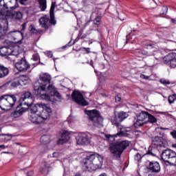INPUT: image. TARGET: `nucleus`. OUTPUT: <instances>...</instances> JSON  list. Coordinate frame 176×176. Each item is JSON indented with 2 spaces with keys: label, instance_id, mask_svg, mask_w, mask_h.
Listing matches in <instances>:
<instances>
[{
  "label": "nucleus",
  "instance_id": "1",
  "mask_svg": "<svg viewBox=\"0 0 176 176\" xmlns=\"http://www.w3.org/2000/svg\"><path fill=\"white\" fill-rule=\"evenodd\" d=\"M23 105L26 107H23V112H30V120L32 123L35 124H39L42 123V120L41 118V114L38 112V109L36 106L34 104V98H32V94L30 92H25L23 94Z\"/></svg>",
  "mask_w": 176,
  "mask_h": 176
},
{
  "label": "nucleus",
  "instance_id": "2",
  "mask_svg": "<svg viewBox=\"0 0 176 176\" xmlns=\"http://www.w3.org/2000/svg\"><path fill=\"white\" fill-rule=\"evenodd\" d=\"M102 163H104V160L98 153L89 154L82 160L84 170L89 173L101 168Z\"/></svg>",
  "mask_w": 176,
  "mask_h": 176
},
{
  "label": "nucleus",
  "instance_id": "3",
  "mask_svg": "<svg viewBox=\"0 0 176 176\" xmlns=\"http://www.w3.org/2000/svg\"><path fill=\"white\" fill-rule=\"evenodd\" d=\"M23 13L21 12H12L4 10L0 12V38L3 36V34H6L8 28V20H21Z\"/></svg>",
  "mask_w": 176,
  "mask_h": 176
},
{
  "label": "nucleus",
  "instance_id": "4",
  "mask_svg": "<svg viewBox=\"0 0 176 176\" xmlns=\"http://www.w3.org/2000/svg\"><path fill=\"white\" fill-rule=\"evenodd\" d=\"M52 76L47 73H41L39 79L34 82V90L37 96L46 92V86L50 83Z\"/></svg>",
  "mask_w": 176,
  "mask_h": 176
},
{
  "label": "nucleus",
  "instance_id": "5",
  "mask_svg": "<svg viewBox=\"0 0 176 176\" xmlns=\"http://www.w3.org/2000/svg\"><path fill=\"white\" fill-rule=\"evenodd\" d=\"M130 145L127 140H122L121 142H116L109 144V149L115 159H119L122 156V153L126 151V148Z\"/></svg>",
  "mask_w": 176,
  "mask_h": 176
},
{
  "label": "nucleus",
  "instance_id": "6",
  "mask_svg": "<svg viewBox=\"0 0 176 176\" xmlns=\"http://www.w3.org/2000/svg\"><path fill=\"white\" fill-rule=\"evenodd\" d=\"M47 91L48 94L45 91L39 95L41 98L43 100H47V101H53V100H55V101H61V100H63L61 94L57 91L56 87L53 85H48Z\"/></svg>",
  "mask_w": 176,
  "mask_h": 176
},
{
  "label": "nucleus",
  "instance_id": "7",
  "mask_svg": "<svg viewBox=\"0 0 176 176\" xmlns=\"http://www.w3.org/2000/svg\"><path fill=\"white\" fill-rule=\"evenodd\" d=\"M17 98L14 95L6 94L0 97V108L2 111H10L14 107Z\"/></svg>",
  "mask_w": 176,
  "mask_h": 176
},
{
  "label": "nucleus",
  "instance_id": "8",
  "mask_svg": "<svg viewBox=\"0 0 176 176\" xmlns=\"http://www.w3.org/2000/svg\"><path fill=\"white\" fill-rule=\"evenodd\" d=\"M85 114L87 115L89 120H90L94 127H102L104 120L102 117L100 116L98 111H85Z\"/></svg>",
  "mask_w": 176,
  "mask_h": 176
},
{
  "label": "nucleus",
  "instance_id": "9",
  "mask_svg": "<svg viewBox=\"0 0 176 176\" xmlns=\"http://www.w3.org/2000/svg\"><path fill=\"white\" fill-rule=\"evenodd\" d=\"M161 159L166 163L176 166V153L171 149H166L162 151Z\"/></svg>",
  "mask_w": 176,
  "mask_h": 176
},
{
  "label": "nucleus",
  "instance_id": "10",
  "mask_svg": "<svg viewBox=\"0 0 176 176\" xmlns=\"http://www.w3.org/2000/svg\"><path fill=\"white\" fill-rule=\"evenodd\" d=\"M35 105L36 107L37 111L40 113L41 122H43V120H47L52 115V109L47 107L46 104L41 103H37Z\"/></svg>",
  "mask_w": 176,
  "mask_h": 176
},
{
  "label": "nucleus",
  "instance_id": "11",
  "mask_svg": "<svg viewBox=\"0 0 176 176\" xmlns=\"http://www.w3.org/2000/svg\"><path fill=\"white\" fill-rule=\"evenodd\" d=\"M72 98L78 105H82V107L89 105V102L85 99V96L79 91H74L72 94Z\"/></svg>",
  "mask_w": 176,
  "mask_h": 176
},
{
  "label": "nucleus",
  "instance_id": "12",
  "mask_svg": "<svg viewBox=\"0 0 176 176\" xmlns=\"http://www.w3.org/2000/svg\"><path fill=\"white\" fill-rule=\"evenodd\" d=\"M164 63L170 68H176V53L172 52L163 58Z\"/></svg>",
  "mask_w": 176,
  "mask_h": 176
},
{
  "label": "nucleus",
  "instance_id": "13",
  "mask_svg": "<svg viewBox=\"0 0 176 176\" xmlns=\"http://www.w3.org/2000/svg\"><path fill=\"white\" fill-rule=\"evenodd\" d=\"M20 48L19 46L14 47L12 50L8 48V47H2L0 48V53L1 56H19L20 53H19V50Z\"/></svg>",
  "mask_w": 176,
  "mask_h": 176
},
{
  "label": "nucleus",
  "instance_id": "14",
  "mask_svg": "<svg viewBox=\"0 0 176 176\" xmlns=\"http://www.w3.org/2000/svg\"><path fill=\"white\" fill-rule=\"evenodd\" d=\"M151 144L154 148H157V146L164 147L167 144V141L163 137L155 136L152 138Z\"/></svg>",
  "mask_w": 176,
  "mask_h": 176
},
{
  "label": "nucleus",
  "instance_id": "15",
  "mask_svg": "<svg viewBox=\"0 0 176 176\" xmlns=\"http://www.w3.org/2000/svg\"><path fill=\"white\" fill-rule=\"evenodd\" d=\"M129 134V131H127V129H121L120 131L116 135L106 134L105 138H107V140H109L111 142H113L115 141V138L117 137H127Z\"/></svg>",
  "mask_w": 176,
  "mask_h": 176
},
{
  "label": "nucleus",
  "instance_id": "16",
  "mask_svg": "<svg viewBox=\"0 0 176 176\" xmlns=\"http://www.w3.org/2000/svg\"><path fill=\"white\" fill-rule=\"evenodd\" d=\"M51 21L52 18H50L49 15H44L39 19L40 25L42 28H45V30L49 29L50 24H53Z\"/></svg>",
  "mask_w": 176,
  "mask_h": 176
},
{
  "label": "nucleus",
  "instance_id": "17",
  "mask_svg": "<svg viewBox=\"0 0 176 176\" xmlns=\"http://www.w3.org/2000/svg\"><path fill=\"white\" fill-rule=\"evenodd\" d=\"M15 68L18 72H15V79H21L23 78V58L20 60L15 63Z\"/></svg>",
  "mask_w": 176,
  "mask_h": 176
},
{
  "label": "nucleus",
  "instance_id": "18",
  "mask_svg": "<svg viewBox=\"0 0 176 176\" xmlns=\"http://www.w3.org/2000/svg\"><path fill=\"white\" fill-rule=\"evenodd\" d=\"M77 145H89L90 138L87 135H82L76 138Z\"/></svg>",
  "mask_w": 176,
  "mask_h": 176
},
{
  "label": "nucleus",
  "instance_id": "19",
  "mask_svg": "<svg viewBox=\"0 0 176 176\" xmlns=\"http://www.w3.org/2000/svg\"><path fill=\"white\" fill-rule=\"evenodd\" d=\"M16 2L19 0H15ZM21 5H23V0H19ZM0 6H3V8H10V9H16L17 8V4L14 6H12V0H0Z\"/></svg>",
  "mask_w": 176,
  "mask_h": 176
},
{
  "label": "nucleus",
  "instance_id": "20",
  "mask_svg": "<svg viewBox=\"0 0 176 176\" xmlns=\"http://www.w3.org/2000/svg\"><path fill=\"white\" fill-rule=\"evenodd\" d=\"M148 169L151 173H160V164L157 162H150Z\"/></svg>",
  "mask_w": 176,
  "mask_h": 176
},
{
  "label": "nucleus",
  "instance_id": "21",
  "mask_svg": "<svg viewBox=\"0 0 176 176\" xmlns=\"http://www.w3.org/2000/svg\"><path fill=\"white\" fill-rule=\"evenodd\" d=\"M23 115V103H19L16 110L11 113L12 118H20Z\"/></svg>",
  "mask_w": 176,
  "mask_h": 176
},
{
  "label": "nucleus",
  "instance_id": "22",
  "mask_svg": "<svg viewBox=\"0 0 176 176\" xmlns=\"http://www.w3.org/2000/svg\"><path fill=\"white\" fill-rule=\"evenodd\" d=\"M68 141H69V132L65 131L61 134V138L58 140V144L62 145V144H65V142H68Z\"/></svg>",
  "mask_w": 176,
  "mask_h": 176
},
{
  "label": "nucleus",
  "instance_id": "23",
  "mask_svg": "<svg viewBox=\"0 0 176 176\" xmlns=\"http://www.w3.org/2000/svg\"><path fill=\"white\" fill-rule=\"evenodd\" d=\"M115 116L118 122H123L124 119H126L129 117V114L126 112L120 111L116 113Z\"/></svg>",
  "mask_w": 176,
  "mask_h": 176
},
{
  "label": "nucleus",
  "instance_id": "24",
  "mask_svg": "<svg viewBox=\"0 0 176 176\" xmlns=\"http://www.w3.org/2000/svg\"><path fill=\"white\" fill-rule=\"evenodd\" d=\"M56 8V3H52L50 11V17L51 18V23L52 25H56L57 24V21L54 19V9Z\"/></svg>",
  "mask_w": 176,
  "mask_h": 176
},
{
  "label": "nucleus",
  "instance_id": "25",
  "mask_svg": "<svg viewBox=\"0 0 176 176\" xmlns=\"http://www.w3.org/2000/svg\"><path fill=\"white\" fill-rule=\"evenodd\" d=\"M50 167V165H49L47 162H43V166L40 168V173H41V174H43V175H47V174L49 173Z\"/></svg>",
  "mask_w": 176,
  "mask_h": 176
},
{
  "label": "nucleus",
  "instance_id": "26",
  "mask_svg": "<svg viewBox=\"0 0 176 176\" xmlns=\"http://www.w3.org/2000/svg\"><path fill=\"white\" fill-rule=\"evenodd\" d=\"M9 75V69L0 65V78H5Z\"/></svg>",
  "mask_w": 176,
  "mask_h": 176
},
{
  "label": "nucleus",
  "instance_id": "27",
  "mask_svg": "<svg viewBox=\"0 0 176 176\" xmlns=\"http://www.w3.org/2000/svg\"><path fill=\"white\" fill-rule=\"evenodd\" d=\"M11 36H12V39H14V41H16L17 39L18 36H23V33L20 32V31L11 32L8 34V38H10Z\"/></svg>",
  "mask_w": 176,
  "mask_h": 176
},
{
  "label": "nucleus",
  "instance_id": "28",
  "mask_svg": "<svg viewBox=\"0 0 176 176\" xmlns=\"http://www.w3.org/2000/svg\"><path fill=\"white\" fill-rule=\"evenodd\" d=\"M149 115V113L148 111H141L139 115L137 116L138 119L140 120H143L144 122H146L145 120L148 119V116Z\"/></svg>",
  "mask_w": 176,
  "mask_h": 176
},
{
  "label": "nucleus",
  "instance_id": "29",
  "mask_svg": "<svg viewBox=\"0 0 176 176\" xmlns=\"http://www.w3.org/2000/svg\"><path fill=\"white\" fill-rule=\"evenodd\" d=\"M39 3V8L41 9V12H45L47 8V1L46 0H38Z\"/></svg>",
  "mask_w": 176,
  "mask_h": 176
},
{
  "label": "nucleus",
  "instance_id": "30",
  "mask_svg": "<svg viewBox=\"0 0 176 176\" xmlns=\"http://www.w3.org/2000/svg\"><path fill=\"white\" fill-rule=\"evenodd\" d=\"M40 142L44 145H46V144H49V142H50V136L47 135H43L40 138Z\"/></svg>",
  "mask_w": 176,
  "mask_h": 176
},
{
  "label": "nucleus",
  "instance_id": "31",
  "mask_svg": "<svg viewBox=\"0 0 176 176\" xmlns=\"http://www.w3.org/2000/svg\"><path fill=\"white\" fill-rule=\"evenodd\" d=\"M14 79L16 81L12 82L11 86L12 87H18V86H20V85H21V83L23 82V77L19 78V79H16V77H14Z\"/></svg>",
  "mask_w": 176,
  "mask_h": 176
},
{
  "label": "nucleus",
  "instance_id": "32",
  "mask_svg": "<svg viewBox=\"0 0 176 176\" xmlns=\"http://www.w3.org/2000/svg\"><path fill=\"white\" fill-rule=\"evenodd\" d=\"M23 72H25L28 71V69H30V63H28V62H27V60L25 58H23Z\"/></svg>",
  "mask_w": 176,
  "mask_h": 176
},
{
  "label": "nucleus",
  "instance_id": "33",
  "mask_svg": "<svg viewBox=\"0 0 176 176\" xmlns=\"http://www.w3.org/2000/svg\"><path fill=\"white\" fill-rule=\"evenodd\" d=\"M153 56L155 60H156L154 62L155 64H157V63H159L162 60V58L160 56H160V52H155V54H153Z\"/></svg>",
  "mask_w": 176,
  "mask_h": 176
},
{
  "label": "nucleus",
  "instance_id": "34",
  "mask_svg": "<svg viewBox=\"0 0 176 176\" xmlns=\"http://www.w3.org/2000/svg\"><path fill=\"white\" fill-rule=\"evenodd\" d=\"M146 123V121H143L142 120H140L138 118L136 122L134 123L135 127H140V126H142V124H145Z\"/></svg>",
  "mask_w": 176,
  "mask_h": 176
},
{
  "label": "nucleus",
  "instance_id": "35",
  "mask_svg": "<svg viewBox=\"0 0 176 176\" xmlns=\"http://www.w3.org/2000/svg\"><path fill=\"white\" fill-rule=\"evenodd\" d=\"M30 32L32 34H41L42 32V30H36V29L35 28V26H34V25H31L30 26Z\"/></svg>",
  "mask_w": 176,
  "mask_h": 176
},
{
  "label": "nucleus",
  "instance_id": "36",
  "mask_svg": "<svg viewBox=\"0 0 176 176\" xmlns=\"http://www.w3.org/2000/svg\"><path fill=\"white\" fill-rule=\"evenodd\" d=\"M147 119L150 123H156V122H157V119L155 118V116L151 115L150 113H148Z\"/></svg>",
  "mask_w": 176,
  "mask_h": 176
},
{
  "label": "nucleus",
  "instance_id": "37",
  "mask_svg": "<svg viewBox=\"0 0 176 176\" xmlns=\"http://www.w3.org/2000/svg\"><path fill=\"white\" fill-rule=\"evenodd\" d=\"M168 101L169 102V104H173V102H174V101H176V94H173L168 96Z\"/></svg>",
  "mask_w": 176,
  "mask_h": 176
},
{
  "label": "nucleus",
  "instance_id": "38",
  "mask_svg": "<svg viewBox=\"0 0 176 176\" xmlns=\"http://www.w3.org/2000/svg\"><path fill=\"white\" fill-rule=\"evenodd\" d=\"M146 48L148 50H153V52H156V45L155 44H148L147 45Z\"/></svg>",
  "mask_w": 176,
  "mask_h": 176
},
{
  "label": "nucleus",
  "instance_id": "39",
  "mask_svg": "<svg viewBox=\"0 0 176 176\" xmlns=\"http://www.w3.org/2000/svg\"><path fill=\"white\" fill-rule=\"evenodd\" d=\"M94 24H95V25H100V24H101V16H97L94 20Z\"/></svg>",
  "mask_w": 176,
  "mask_h": 176
},
{
  "label": "nucleus",
  "instance_id": "40",
  "mask_svg": "<svg viewBox=\"0 0 176 176\" xmlns=\"http://www.w3.org/2000/svg\"><path fill=\"white\" fill-rule=\"evenodd\" d=\"M40 148H41V155H43L44 153H46V152H47V151H49L46 146H41Z\"/></svg>",
  "mask_w": 176,
  "mask_h": 176
},
{
  "label": "nucleus",
  "instance_id": "41",
  "mask_svg": "<svg viewBox=\"0 0 176 176\" xmlns=\"http://www.w3.org/2000/svg\"><path fill=\"white\" fill-rule=\"evenodd\" d=\"M167 12H168V7L163 6L161 11V14H167Z\"/></svg>",
  "mask_w": 176,
  "mask_h": 176
},
{
  "label": "nucleus",
  "instance_id": "42",
  "mask_svg": "<svg viewBox=\"0 0 176 176\" xmlns=\"http://www.w3.org/2000/svg\"><path fill=\"white\" fill-rule=\"evenodd\" d=\"M141 159H142V156H141V154H140V153H138L136 155H135L134 160L136 162H140V160H141Z\"/></svg>",
  "mask_w": 176,
  "mask_h": 176
},
{
  "label": "nucleus",
  "instance_id": "43",
  "mask_svg": "<svg viewBox=\"0 0 176 176\" xmlns=\"http://www.w3.org/2000/svg\"><path fill=\"white\" fill-rule=\"evenodd\" d=\"M160 82L162 85H170V81L164 78L160 79Z\"/></svg>",
  "mask_w": 176,
  "mask_h": 176
},
{
  "label": "nucleus",
  "instance_id": "44",
  "mask_svg": "<svg viewBox=\"0 0 176 176\" xmlns=\"http://www.w3.org/2000/svg\"><path fill=\"white\" fill-rule=\"evenodd\" d=\"M32 59L34 60V61H38V60H39V54H33Z\"/></svg>",
  "mask_w": 176,
  "mask_h": 176
},
{
  "label": "nucleus",
  "instance_id": "45",
  "mask_svg": "<svg viewBox=\"0 0 176 176\" xmlns=\"http://www.w3.org/2000/svg\"><path fill=\"white\" fill-rule=\"evenodd\" d=\"M45 56H47V57H49L50 58H52V57H53V53H52V52L50 51H47L45 52Z\"/></svg>",
  "mask_w": 176,
  "mask_h": 176
},
{
  "label": "nucleus",
  "instance_id": "46",
  "mask_svg": "<svg viewBox=\"0 0 176 176\" xmlns=\"http://www.w3.org/2000/svg\"><path fill=\"white\" fill-rule=\"evenodd\" d=\"M23 82H30V77L28 76H23Z\"/></svg>",
  "mask_w": 176,
  "mask_h": 176
},
{
  "label": "nucleus",
  "instance_id": "47",
  "mask_svg": "<svg viewBox=\"0 0 176 176\" xmlns=\"http://www.w3.org/2000/svg\"><path fill=\"white\" fill-rule=\"evenodd\" d=\"M140 78H141L142 79H145L146 80H148V79H149V76H146V75H144V74H141V75H140Z\"/></svg>",
  "mask_w": 176,
  "mask_h": 176
},
{
  "label": "nucleus",
  "instance_id": "48",
  "mask_svg": "<svg viewBox=\"0 0 176 176\" xmlns=\"http://www.w3.org/2000/svg\"><path fill=\"white\" fill-rule=\"evenodd\" d=\"M170 135H172L173 138L176 140V131H173L170 132Z\"/></svg>",
  "mask_w": 176,
  "mask_h": 176
},
{
  "label": "nucleus",
  "instance_id": "49",
  "mask_svg": "<svg viewBox=\"0 0 176 176\" xmlns=\"http://www.w3.org/2000/svg\"><path fill=\"white\" fill-rule=\"evenodd\" d=\"M53 157H60V153L57 152H54L52 154Z\"/></svg>",
  "mask_w": 176,
  "mask_h": 176
},
{
  "label": "nucleus",
  "instance_id": "50",
  "mask_svg": "<svg viewBox=\"0 0 176 176\" xmlns=\"http://www.w3.org/2000/svg\"><path fill=\"white\" fill-rule=\"evenodd\" d=\"M75 42L72 43V41H70L67 45H65L63 47H67V46H72L73 45H74Z\"/></svg>",
  "mask_w": 176,
  "mask_h": 176
},
{
  "label": "nucleus",
  "instance_id": "51",
  "mask_svg": "<svg viewBox=\"0 0 176 176\" xmlns=\"http://www.w3.org/2000/svg\"><path fill=\"white\" fill-rule=\"evenodd\" d=\"M120 100H122V98H120V96H116V101L117 102H120Z\"/></svg>",
  "mask_w": 176,
  "mask_h": 176
},
{
  "label": "nucleus",
  "instance_id": "52",
  "mask_svg": "<svg viewBox=\"0 0 176 176\" xmlns=\"http://www.w3.org/2000/svg\"><path fill=\"white\" fill-rule=\"evenodd\" d=\"M146 155H150L151 156H155V154H153V153H152V151L151 150H148Z\"/></svg>",
  "mask_w": 176,
  "mask_h": 176
},
{
  "label": "nucleus",
  "instance_id": "53",
  "mask_svg": "<svg viewBox=\"0 0 176 176\" xmlns=\"http://www.w3.org/2000/svg\"><path fill=\"white\" fill-rule=\"evenodd\" d=\"M27 175L28 176H32V175H34V172L32 170H30V171L27 173Z\"/></svg>",
  "mask_w": 176,
  "mask_h": 176
},
{
  "label": "nucleus",
  "instance_id": "54",
  "mask_svg": "<svg viewBox=\"0 0 176 176\" xmlns=\"http://www.w3.org/2000/svg\"><path fill=\"white\" fill-rule=\"evenodd\" d=\"M1 135H7V137H8V140H12V135L10 134H2V135L0 134V136Z\"/></svg>",
  "mask_w": 176,
  "mask_h": 176
},
{
  "label": "nucleus",
  "instance_id": "55",
  "mask_svg": "<svg viewBox=\"0 0 176 176\" xmlns=\"http://www.w3.org/2000/svg\"><path fill=\"white\" fill-rule=\"evenodd\" d=\"M142 54H143L144 56H146V55H148V52L147 51H142Z\"/></svg>",
  "mask_w": 176,
  "mask_h": 176
},
{
  "label": "nucleus",
  "instance_id": "56",
  "mask_svg": "<svg viewBox=\"0 0 176 176\" xmlns=\"http://www.w3.org/2000/svg\"><path fill=\"white\" fill-rule=\"evenodd\" d=\"M83 49H85L86 50L87 53H90V48H89V47H87V48L83 47Z\"/></svg>",
  "mask_w": 176,
  "mask_h": 176
},
{
  "label": "nucleus",
  "instance_id": "57",
  "mask_svg": "<svg viewBox=\"0 0 176 176\" xmlns=\"http://www.w3.org/2000/svg\"><path fill=\"white\" fill-rule=\"evenodd\" d=\"M167 130L166 128H157L156 130Z\"/></svg>",
  "mask_w": 176,
  "mask_h": 176
},
{
  "label": "nucleus",
  "instance_id": "58",
  "mask_svg": "<svg viewBox=\"0 0 176 176\" xmlns=\"http://www.w3.org/2000/svg\"><path fill=\"white\" fill-rule=\"evenodd\" d=\"M0 148H2L3 149H5V145H0Z\"/></svg>",
  "mask_w": 176,
  "mask_h": 176
},
{
  "label": "nucleus",
  "instance_id": "59",
  "mask_svg": "<svg viewBox=\"0 0 176 176\" xmlns=\"http://www.w3.org/2000/svg\"><path fill=\"white\" fill-rule=\"evenodd\" d=\"M90 65H92L93 68H94V66H93V62H90Z\"/></svg>",
  "mask_w": 176,
  "mask_h": 176
},
{
  "label": "nucleus",
  "instance_id": "60",
  "mask_svg": "<svg viewBox=\"0 0 176 176\" xmlns=\"http://www.w3.org/2000/svg\"><path fill=\"white\" fill-rule=\"evenodd\" d=\"M131 34H129V35H126V39H129V36H130Z\"/></svg>",
  "mask_w": 176,
  "mask_h": 176
},
{
  "label": "nucleus",
  "instance_id": "61",
  "mask_svg": "<svg viewBox=\"0 0 176 176\" xmlns=\"http://www.w3.org/2000/svg\"><path fill=\"white\" fill-rule=\"evenodd\" d=\"M53 60H54V62L56 63V60H57V58H54Z\"/></svg>",
  "mask_w": 176,
  "mask_h": 176
},
{
  "label": "nucleus",
  "instance_id": "62",
  "mask_svg": "<svg viewBox=\"0 0 176 176\" xmlns=\"http://www.w3.org/2000/svg\"><path fill=\"white\" fill-rule=\"evenodd\" d=\"M146 176H152V175L147 173V175H146Z\"/></svg>",
  "mask_w": 176,
  "mask_h": 176
},
{
  "label": "nucleus",
  "instance_id": "63",
  "mask_svg": "<svg viewBox=\"0 0 176 176\" xmlns=\"http://www.w3.org/2000/svg\"><path fill=\"white\" fill-rule=\"evenodd\" d=\"M24 27H25V25L23 23V30H24Z\"/></svg>",
  "mask_w": 176,
  "mask_h": 176
},
{
  "label": "nucleus",
  "instance_id": "64",
  "mask_svg": "<svg viewBox=\"0 0 176 176\" xmlns=\"http://www.w3.org/2000/svg\"><path fill=\"white\" fill-rule=\"evenodd\" d=\"M5 86H6V85H3V86H1L0 87H1V89H2V87H5Z\"/></svg>",
  "mask_w": 176,
  "mask_h": 176
}]
</instances>
